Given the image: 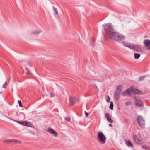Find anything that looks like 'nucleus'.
<instances>
[{"mask_svg": "<svg viewBox=\"0 0 150 150\" xmlns=\"http://www.w3.org/2000/svg\"><path fill=\"white\" fill-rule=\"evenodd\" d=\"M92 40H93V41H94V38H93V39H92Z\"/></svg>", "mask_w": 150, "mask_h": 150, "instance_id": "35", "label": "nucleus"}, {"mask_svg": "<svg viewBox=\"0 0 150 150\" xmlns=\"http://www.w3.org/2000/svg\"><path fill=\"white\" fill-rule=\"evenodd\" d=\"M109 126L111 127H112L113 125L112 124H109Z\"/></svg>", "mask_w": 150, "mask_h": 150, "instance_id": "33", "label": "nucleus"}, {"mask_svg": "<svg viewBox=\"0 0 150 150\" xmlns=\"http://www.w3.org/2000/svg\"><path fill=\"white\" fill-rule=\"evenodd\" d=\"M1 93H2V91H0V94Z\"/></svg>", "mask_w": 150, "mask_h": 150, "instance_id": "36", "label": "nucleus"}, {"mask_svg": "<svg viewBox=\"0 0 150 150\" xmlns=\"http://www.w3.org/2000/svg\"><path fill=\"white\" fill-rule=\"evenodd\" d=\"M106 139L105 137L102 132H99L98 133L97 140L98 142L101 144H104Z\"/></svg>", "mask_w": 150, "mask_h": 150, "instance_id": "4", "label": "nucleus"}, {"mask_svg": "<svg viewBox=\"0 0 150 150\" xmlns=\"http://www.w3.org/2000/svg\"><path fill=\"white\" fill-rule=\"evenodd\" d=\"M106 99V101L108 102H110V98L109 95H108L107 96L105 97Z\"/></svg>", "mask_w": 150, "mask_h": 150, "instance_id": "23", "label": "nucleus"}, {"mask_svg": "<svg viewBox=\"0 0 150 150\" xmlns=\"http://www.w3.org/2000/svg\"><path fill=\"white\" fill-rule=\"evenodd\" d=\"M122 86L121 85H119L117 86L115 91H117V92H118V93H120L122 91Z\"/></svg>", "mask_w": 150, "mask_h": 150, "instance_id": "14", "label": "nucleus"}, {"mask_svg": "<svg viewBox=\"0 0 150 150\" xmlns=\"http://www.w3.org/2000/svg\"><path fill=\"white\" fill-rule=\"evenodd\" d=\"M132 92V89L129 88L125 91L122 93L123 96H125L127 95H130Z\"/></svg>", "mask_w": 150, "mask_h": 150, "instance_id": "8", "label": "nucleus"}, {"mask_svg": "<svg viewBox=\"0 0 150 150\" xmlns=\"http://www.w3.org/2000/svg\"><path fill=\"white\" fill-rule=\"evenodd\" d=\"M75 103V97L73 96H70L69 98V105L70 106H73Z\"/></svg>", "mask_w": 150, "mask_h": 150, "instance_id": "7", "label": "nucleus"}, {"mask_svg": "<svg viewBox=\"0 0 150 150\" xmlns=\"http://www.w3.org/2000/svg\"><path fill=\"white\" fill-rule=\"evenodd\" d=\"M137 121L139 125L142 127L144 126L145 122L143 118L140 116H139L137 117Z\"/></svg>", "mask_w": 150, "mask_h": 150, "instance_id": "5", "label": "nucleus"}, {"mask_svg": "<svg viewBox=\"0 0 150 150\" xmlns=\"http://www.w3.org/2000/svg\"><path fill=\"white\" fill-rule=\"evenodd\" d=\"M12 142H14L16 143V142H18V140H16L15 139H12Z\"/></svg>", "mask_w": 150, "mask_h": 150, "instance_id": "29", "label": "nucleus"}, {"mask_svg": "<svg viewBox=\"0 0 150 150\" xmlns=\"http://www.w3.org/2000/svg\"><path fill=\"white\" fill-rule=\"evenodd\" d=\"M103 27L106 35L110 38L115 31L110 24L107 23L104 25Z\"/></svg>", "mask_w": 150, "mask_h": 150, "instance_id": "1", "label": "nucleus"}, {"mask_svg": "<svg viewBox=\"0 0 150 150\" xmlns=\"http://www.w3.org/2000/svg\"><path fill=\"white\" fill-rule=\"evenodd\" d=\"M48 130L50 134H53L55 137H56L57 136V132L51 128H48Z\"/></svg>", "mask_w": 150, "mask_h": 150, "instance_id": "11", "label": "nucleus"}, {"mask_svg": "<svg viewBox=\"0 0 150 150\" xmlns=\"http://www.w3.org/2000/svg\"><path fill=\"white\" fill-rule=\"evenodd\" d=\"M55 11L56 14H57L58 11L56 8L54 9Z\"/></svg>", "mask_w": 150, "mask_h": 150, "instance_id": "32", "label": "nucleus"}, {"mask_svg": "<svg viewBox=\"0 0 150 150\" xmlns=\"http://www.w3.org/2000/svg\"><path fill=\"white\" fill-rule=\"evenodd\" d=\"M113 103L112 102H111L110 104V108L111 110H112L113 109Z\"/></svg>", "mask_w": 150, "mask_h": 150, "instance_id": "22", "label": "nucleus"}, {"mask_svg": "<svg viewBox=\"0 0 150 150\" xmlns=\"http://www.w3.org/2000/svg\"><path fill=\"white\" fill-rule=\"evenodd\" d=\"M85 114L86 117H88L89 115L86 111H85Z\"/></svg>", "mask_w": 150, "mask_h": 150, "instance_id": "30", "label": "nucleus"}, {"mask_svg": "<svg viewBox=\"0 0 150 150\" xmlns=\"http://www.w3.org/2000/svg\"><path fill=\"white\" fill-rule=\"evenodd\" d=\"M143 148L144 149H146L147 148V146H144Z\"/></svg>", "mask_w": 150, "mask_h": 150, "instance_id": "34", "label": "nucleus"}, {"mask_svg": "<svg viewBox=\"0 0 150 150\" xmlns=\"http://www.w3.org/2000/svg\"><path fill=\"white\" fill-rule=\"evenodd\" d=\"M134 57L135 59H138L139 58L140 56V54L137 53H135L134 55Z\"/></svg>", "mask_w": 150, "mask_h": 150, "instance_id": "19", "label": "nucleus"}, {"mask_svg": "<svg viewBox=\"0 0 150 150\" xmlns=\"http://www.w3.org/2000/svg\"><path fill=\"white\" fill-rule=\"evenodd\" d=\"M29 63L26 62H24L22 64V65H23V67H24L23 68V70H24V69H25L28 75H31L32 74L29 71L27 67H25L26 66H28L29 65Z\"/></svg>", "mask_w": 150, "mask_h": 150, "instance_id": "6", "label": "nucleus"}, {"mask_svg": "<svg viewBox=\"0 0 150 150\" xmlns=\"http://www.w3.org/2000/svg\"><path fill=\"white\" fill-rule=\"evenodd\" d=\"M7 84V82L6 81L5 82L4 84L3 85V88H5Z\"/></svg>", "mask_w": 150, "mask_h": 150, "instance_id": "25", "label": "nucleus"}, {"mask_svg": "<svg viewBox=\"0 0 150 150\" xmlns=\"http://www.w3.org/2000/svg\"><path fill=\"white\" fill-rule=\"evenodd\" d=\"M132 92L134 93L137 94H141L142 93V92L141 91H139L137 89H132Z\"/></svg>", "mask_w": 150, "mask_h": 150, "instance_id": "17", "label": "nucleus"}, {"mask_svg": "<svg viewBox=\"0 0 150 150\" xmlns=\"http://www.w3.org/2000/svg\"><path fill=\"white\" fill-rule=\"evenodd\" d=\"M133 138L135 141L137 143L139 144H141L142 143V142L138 139L137 136L134 135L133 136Z\"/></svg>", "mask_w": 150, "mask_h": 150, "instance_id": "16", "label": "nucleus"}, {"mask_svg": "<svg viewBox=\"0 0 150 150\" xmlns=\"http://www.w3.org/2000/svg\"><path fill=\"white\" fill-rule=\"evenodd\" d=\"M110 38L116 41H120L124 40L125 37L122 34L115 31Z\"/></svg>", "mask_w": 150, "mask_h": 150, "instance_id": "3", "label": "nucleus"}, {"mask_svg": "<svg viewBox=\"0 0 150 150\" xmlns=\"http://www.w3.org/2000/svg\"><path fill=\"white\" fill-rule=\"evenodd\" d=\"M19 124H20L23 125L28 127H31L32 125V124L30 122L26 121L19 122Z\"/></svg>", "mask_w": 150, "mask_h": 150, "instance_id": "10", "label": "nucleus"}, {"mask_svg": "<svg viewBox=\"0 0 150 150\" xmlns=\"http://www.w3.org/2000/svg\"><path fill=\"white\" fill-rule=\"evenodd\" d=\"M105 117L109 122L111 123H113V120L112 119L111 117L108 113H106L105 114Z\"/></svg>", "mask_w": 150, "mask_h": 150, "instance_id": "13", "label": "nucleus"}, {"mask_svg": "<svg viewBox=\"0 0 150 150\" xmlns=\"http://www.w3.org/2000/svg\"><path fill=\"white\" fill-rule=\"evenodd\" d=\"M136 102L135 103L137 106L140 107L142 105V103L141 101L139 99L135 98Z\"/></svg>", "mask_w": 150, "mask_h": 150, "instance_id": "12", "label": "nucleus"}, {"mask_svg": "<svg viewBox=\"0 0 150 150\" xmlns=\"http://www.w3.org/2000/svg\"><path fill=\"white\" fill-rule=\"evenodd\" d=\"M144 43L145 47L148 49H150V40L149 39H146L144 42Z\"/></svg>", "mask_w": 150, "mask_h": 150, "instance_id": "9", "label": "nucleus"}, {"mask_svg": "<svg viewBox=\"0 0 150 150\" xmlns=\"http://www.w3.org/2000/svg\"><path fill=\"white\" fill-rule=\"evenodd\" d=\"M50 94L51 97H54L55 96V94L53 92H51Z\"/></svg>", "mask_w": 150, "mask_h": 150, "instance_id": "27", "label": "nucleus"}, {"mask_svg": "<svg viewBox=\"0 0 150 150\" xmlns=\"http://www.w3.org/2000/svg\"><path fill=\"white\" fill-rule=\"evenodd\" d=\"M65 119L66 120H67L69 122L70 121V117H66L65 118Z\"/></svg>", "mask_w": 150, "mask_h": 150, "instance_id": "26", "label": "nucleus"}, {"mask_svg": "<svg viewBox=\"0 0 150 150\" xmlns=\"http://www.w3.org/2000/svg\"><path fill=\"white\" fill-rule=\"evenodd\" d=\"M127 145L129 147H133V145L131 142L130 141H127L126 142Z\"/></svg>", "mask_w": 150, "mask_h": 150, "instance_id": "18", "label": "nucleus"}, {"mask_svg": "<svg viewBox=\"0 0 150 150\" xmlns=\"http://www.w3.org/2000/svg\"><path fill=\"white\" fill-rule=\"evenodd\" d=\"M120 93H118L117 91H115L114 93V97L117 100H118L119 98V94Z\"/></svg>", "mask_w": 150, "mask_h": 150, "instance_id": "15", "label": "nucleus"}, {"mask_svg": "<svg viewBox=\"0 0 150 150\" xmlns=\"http://www.w3.org/2000/svg\"><path fill=\"white\" fill-rule=\"evenodd\" d=\"M22 106L21 102L19 100V107H22Z\"/></svg>", "mask_w": 150, "mask_h": 150, "instance_id": "31", "label": "nucleus"}, {"mask_svg": "<svg viewBox=\"0 0 150 150\" xmlns=\"http://www.w3.org/2000/svg\"><path fill=\"white\" fill-rule=\"evenodd\" d=\"M12 139H8L5 140L4 142L5 143H10L12 142Z\"/></svg>", "mask_w": 150, "mask_h": 150, "instance_id": "21", "label": "nucleus"}, {"mask_svg": "<svg viewBox=\"0 0 150 150\" xmlns=\"http://www.w3.org/2000/svg\"><path fill=\"white\" fill-rule=\"evenodd\" d=\"M123 43L126 47L134 49L136 52H141L142 50V48L139 45H135L125 42H123Z\"/></svg>", "mask_w": 150, "mask_h": 150, "instance_id": "2", "label": "nucleus"}, {"mask_svg": "<svg viewBox=\"0 0 150 150\" xmlns=\"http://www.w3.org/2000/svg\"><path fill=\"white\" fill-rule=\"evenodd\" d=\"M145 76H142L140 77H139V81H143L144 79L145 78Z\"/></svg>", "mask_w": 150, "mask_h": 150, "instance_id": "20", "label": "nucleus"}, {"mask_svg": "<svg viewBox=\"0 0 150 150\" xmlns=\"http://www.w3.org/2000/svg\"><path fill=\"white\" fill-rule=\"evenodd\" d=\"M126 104L127 105H131V102L129 101H127L126 103Z\"/></svg>", "mask_w": 150, "mask_h": 150, "instance_id": "28", "label": "nucleus"}, {"mask_svg": "<svg viewBox=\"0 0 150 150\" xmlns=\"http://www.w3.org/2000/svg\"><path fill=\"white\" fill-rule=\"evenodd\" d=\"M40 33V31L39 30H35L33 32V34H37Z\"/></svg>", "mask_w": 150, "mask_h": 150, "instance_id": "24", "label": "nucleus"}]
</instances>
